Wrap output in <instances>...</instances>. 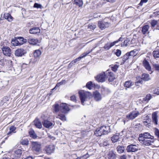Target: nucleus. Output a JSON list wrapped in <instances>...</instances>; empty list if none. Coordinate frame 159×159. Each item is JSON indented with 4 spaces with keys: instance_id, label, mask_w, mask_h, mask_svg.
<instances>
[{
    "instance_id": "bf43d9fd",
    "label": "nucleus",
    "mask_w": 159,
    "mask_h": 159,
    "mask_svg": "<svg viewBox=\"0 0 159 159\" xmlns=\"http://www.w3.org/2000/svg\"><path fill=\"white\" fill-rule=\"evenodd\" d=\"M159 15V10L156 11L153 13V15L154 16Z\"/></svg>"
},
{
    "instance_id": "2f4dec72",
    "label": "nucleus",
    "mask_w": 159,
    "mask_h": 159,
    "mask_svg": "<svg viewBox=\"0 0 159 159\" xmlns=\"http://www.w3.org/2000/svg\"><path fill=\"white\" fill-rule=\"evenodd\" d=\"M119 138V134H116L111 137V140L113 143H115L118 141Z\"/></svg>"
},
{
    "instance_id": "9b49d317",
    "label": "nucleus",
    "mask_w": 159,
    "mask_h": 159,
    "mask_svg": "<svg viewBox=\"0 0 159 159\" xmlns=\"http://www.w3.org/2000/svg\"><path fill=\"white\" fill-rule=\"evenodd\" d=\"M139 114V113L138 111H133L126 116V118L129 120H132L135 119Z\"/></svg>"
},
{
    "instance_id": "7ed1b4c3",
    "label": "nucleus",
    "mask_w": 159,
    "mask_h": 159,
    "mask_svg": "<svg viewBox=\"0 0 159 159\" xmlns=\"http://www.w3.org/2000/svg\"><path fill=\"white\" fill-rule=\"evenodd\" d=\"M152 137H154L151 135L149 133L144 132L143 134H139V140L140 141H142V140H144L145 139H150L152 138Z\"/></svg>"
},
{
    "instance_id": "37998d69",
    "label": "nucleus",
    "mask_w": 159,
    "mask_h": 159,
    "mask_svg": "<svg viewBox=\"0 0 159 159\" xmlns=\"http://www.w3.org/2000/svg\"><path fill=\"white\" fill-rule=\"evenodd\" d=\"M119 67V66L117 64H115L114 65H111V70L115 72L117 71Z\"/></svg>"
},
{
    "instance_id": "b1692460",
    "label": "nucleus",
    "mask_w": 159,
    "mask_h": 159,
    "mask_svg": "<svg viewBox=\"0 0 159 159\" xmlns=\"http://www.w3.org/2000/svg\"><path fill=\"white\" fill-rule=\"evenodd\" d=\"M143 65L145 68L148 71L151 70V67L149 62L145 59L143 61Z\"/></svg>"
},
{
    "instance_id": "49530a36",
    "label": "nucleus",
    "mask_w": 159,
    "mask_h": 159,
    "mask_svg": "<svg viewBox=\"0 0 159 159\" xmlns=\"http://www.w3.org/2000/svg\"><path fill=\"white\" fill-rule=\"evenodd\" d=\"M153 66L155 70L159 71V64L157 63H153Z\"/></svg>"
},
{
    "instance_id": "f8f14e48",
    "label": "nucleus",
    "mask_w": 159,
    "mask_h": 159,
    "mask_svg": "<svg viewBox=\"0 0 159 159\" xmlns=\"http://www.w3.org/2000/svg\"><path fill=\"white\" fill-rule=\"evenodd\" d=\"M109 23L104 21H99L98 22V27L101 30H103L109 26Z\"/></svg>"
},
{
    "instance_id": "c03bdc74",
    "label": "nucleus",
    "mask_w": 159,
    "mask_h": 159,
    "mask_svg": "<svg viewBox=\"0 0 159 159\" xmlns=\"http://www.w3.org/2000/svg\"><path fill=\"white\" fill-rule=\"evenodd\" d=\"M153 57L155 58H159V51L158 50L153 51Z\"/></svg>"
},
{
    "instance_id": "cd10ccee",
    "label": "nucleus",
    "mask_w": 159,
    "mask_h": 159,
    "mask_svg": "<svg viewBox=\"0 0 159 159\" xmlns=\"http://www.w3.org/2000/svg\"><path fill=\"white\" fill-rule=\"evenodd\" d=\"M11 43L12 45L14 46L21 45V44H20V42L16 38L13 39L11 40Z\"/></svg>"
},
{
    "instance_id": "c756f323",
    "label": "nucleus",
    "mask_w": 159,
    "mask_h": 159,
    "mask_svg": "<svg viewBox=\"0 0 159 159\" xmlns=\"http://www.w3.org/2000/svg\"><path fill=\"white\" fill-rule=\"evenodd\" d=\"M22 153V151L20 149H18L17 150L14 151V155L17 158H20Z\"/></svg>"
},
{
    "instance_id": "39448f33",
    "label": "nucleus",
    "mask_w": 159,
    "mask_h": 159,
    "mask_svg": "<svg viewBox=\"0 0 159 159\" xmlns=\"http://www.w3.org/2000/svg\"><path fill=\"white\" fill-rule=\"evenodd\" d=\"M138 145L131 144L127 146L126 150L127 152H134L138 150Z\"/></svg>"
},
{
    "instance_id": "f704fd0d",
    "label": "nucleus",
    "mask_w": 159,
    "mask_h": 159,
    "mask_svg": "<svg viewBox=\"0 0 159 159\" xmlns=\"http://www.w3.org/2000/svg\"><path fill=\"white\" fill-rule=\"evenodd\" d=\"M74 4H75L79 7H81L83 6V2L82 0H74Z\"/></svg>"
},
{
    "instance_id": "79ce46f5",
    "label": "nucleus",
    "mask_w": 159,
    "mask_h": 159,
    "mask_svg": "<svg viewBox=\"0 0 159 159\" xmlns=\"http://www.w3.org/2000/svg\"><path fill=\"white\" fill-rule=\"evenodd\" d=\"M136 50H132L130 52H128L129 56L130 58H131L132 57H134L136 56Z\"/></svg>"
},
{
    "instance_id": "0eeeda50",
    "label": "nucleus",
    "mask_w": 159,
    "mask_h": 159,
    "mask_svg": "<svg viewBox=\"0 0 159 159\" xmlns=\"http://www.w3.org/2000/svg\"><path fill=\"white\" fill-rule=\"evenodd\" d=\"M70 109L66 103H62L60 106V111L63 113H67Z\"/></svg>"
},
{
    "instance_id": "423d86ee",
    "label": "nucleus",
    "mask_w": 159,
    "mask_h": 159,
    "mask_svg": "<svg viewBox=\"0 0 159 159\" xmlns=\"http://www.w3.org/2000/svg\"><path fill=\"white\" fill-rule=\"evenodd\" d=\"M27 53L26 51L23 48H18L15 51V55L17 57H21Z\"/></svg>"
},
{
    "instance_id": "6ab92c4d",
    "label": "nucleus",
    "mask_w": 159,
    "mask_h": 159,
    "mask_svg": "<svg viewBox=\"0 0 159 159\" xmlns=\"http://www.w3.org/2000/svg\"><path fill=\"white\" fill-rule=\"evenodd\" d=\"M101 127L102 128L101 130L102 131L103 134H107L109 132H110V127L109 126H101Z\"/></svg>"
},
{
    "instance_id": "774afa93",
    "label": "nucleus",
    "mask_w": 159,
    "mask_h": 159,
    "mask_svg": "<svg viewBox=\"0 0 159 159\" xmlns=\"http://www.w3.org/2000/svg\"><path fill=\"white\" fill-rule=\"evenodd\" d=\"M22 38H23V37H18L16 39H18V40H19V42H20L22 41Z\"/></svg>"
},
{
    "instance_id": "ea45409f",
    "label": "nucleus",
    "mask_w": 159,
    "mask_h": 159,
    "mask_svg": "<svg viewBox=\"0 0 159 159\" xmlns=\"http://www.w3.org/2000/svg\"><path fill=\"white\" fill-rule=\"evenodd\" d=\"M152 98V96L150 94H147L146 96L143 98V101L145 102H148Z\"/></svg>"
},
{
    "instance_id": "72a5a7b5",
    "label": "nucleus",
    "mask_w": 159,
    "mask_h": 159,
    "mask_svg": "<svg viewBox=\"0 0 159 159\" xmlns=\"http://www.w3.org/2000/svg\"><path fill=\"white\" fill-rule=\"evenodd\" d=\"M117 152L120 153H122L124 152L125 148V147L123 146H118L116 148Z\"/></svg>"
},
{
    "instance_id": "20e7f679",
    "label": "nucleus",
    "mask_w": 159,
    "mask_h": 159,
    "mask_svg": "<svg viewBox=\"0 0 159 159\" xmlns=\"http://www.w3.org/2000/svg\"><path fill=\"white\" fill-rule=\"evenodd\" d=\"M106 73L104 72H103L98 75L95 77L96 80L99 82H103L106 80Z\"/></svg>"
},
{
    "instance_id": "69168bd1",
    "label": "nucleus",
    "mask_w": 159,
    "mask_h": 159,
    "mask_svg": "<svg viewBox=\"0 0 159 159\" xmlns=\"http://www.w3.org/2000/svg\"><path fill=\"white\" fill-rule=\"evenodd\" d=\"M109 145L108 143V141H104L103 143V145L105 146H107V145Z\"/></svg>"
},
{
    "instance_id": "a19ab883",
    "label": "nucleus",
    "mask_w": 159,
    "mask_h": 159,
    "mask_svg": "<svg viewBox=\"0 0 159 159\" xmlns=\"http://www.w3.org/2000/svg\"><path fill=\"white\" fill-rule=\"evenodd\" d=\"M16 128L14 126H11L9 128L10 131L7 133V135L11 134L12 133H15Z\"/></svg>"
},
{
    "instance_id": "c85d7f7f",
    "label": "nucleus",
    "mask_w": 159,
    "mask_h": 159,
    "mask_svg": "<svg viewBox=\"0 0 159 159\" xmlns=\"http://www.w3.org/2000/svg\"><path fill=\"white\" fill-rule=\"evenodd\" d=\"M101 127L99 128L96 129L94 132V134L97 136H101L103 135L102 131L101 130Z\"/></svg>"
},
{
    "instance_id": "0e129e2a",
    "label": "nucleus",
    "mask_w": 159,
    "mask_h": 159,
    "mask_svg": "<svg viewBox=\"0 0 159 159\" xmlns=\"http://www.w3.org/2000/svg\"><path fill=\"white\" fill-rule=\"evenodd\" d=\"M127 156L125 155H123L120 157V159H126Z\"/></svg>"
},
{
    "instance_id": "4d7b16f0",
    "label": "nucleus",
    "mask_w": 159,
    "mask_h": 159,
    "mask_svg": "<svg viewBox=\"0 0 159 159\" xmlns=\"http://www.w3.org/2000/svg\"><path fill=\"white\" fill-rule=\"evenodd\" d=\"M148 2L147 0H141L140 2L139 3L140 6H142L143 3H146Z\"/></svg>"
},
{
    "instance_id": "052dcab7",
    "label": "nucleus",
    "mask_w": 159,
    "mask_h": 159,
    "mask_svg": "<svg viewBox=\"0 0 159 159\" xmlns=\"http://www.w3.org/2000/svg\"><path fill=\"white\" fill-rule=\"evenodd\" d=\"M89 157V155L88 154V153H87L86 154L84 155L82 158H83L84 159H86L88 158Z\"/></svg>"
},
{
    "instance_id": "6e6d98bb",
    "label": "nucleus",
    "mask_w": 159,
    "mask_h": 159,
    "mask_svg": "<svg viewBox=\"0 0 159 159\" xmlns=\"http://www.w3.org/2000/svg\"><path fill=\"white\" fill-rule=\"evenodd\" d=\"M154 93L157 94V95H159V87L157 88L153 91Z\"/></svg>"
},
{
    "instance_id": "aec40b11",
    "label": "nucleus",
    "mask_w": 159,
    "mask_h": 159,
    "mask_svg": "<svg viewBox=\"0 0 159 159\" xmlns=\"http://www.w3.org/2000/svg\"><path fill=\"white\" fill-rule=\"evenodd\" d=\"M28 41L30 44L33 45H35L39 43V40L37 39L32 38H29L28 39Z\"/></svg>"
},
{
    "instance_id": "13d9d810",
    "label": "nucleus",
    "mask_w": 159,
    "mask_h": 159,
    "mask_svg": "<svg viewBox=\"0 0 159 159\" xmlns=\"http://www.w3.org/2000/svg\"><path fill=\"white\" fill-rule=\"evenodd\" d=\"M27 41V40L26 39H24L23 38H22V41L20 42V44H21V45H22L25 43H26Z\"/></svg>"
},
{
    "instance_id": "412c9836",
    "label": "nucleus",
    "mask_w": 159,
    "mask_h": 159,
    "mask_svg": "<svg viewBox=\"0 0 159 159\" xmlns=\"http://www.w3.org/2000/svg\"><path fill=\"white\" fill-rule=\"evenodd\" d=\"M134 82H132L131 80L125 81L124 84V86L125 87V90H127L128 88H130L131 87L134 85Z\"/></svg>"
},
{
    "instance_id": "5fc2aeb1",
    "label": "nucleus",
    "mask_w": 159,
    "mask_h": 159,
    "mask_svg": "<svg viewBox=\"0 0 159 159\" xmlns=\"http://www.w3.org/2000/svg\"><path fill=\"white\" fill-rule=\"evenodd\" d=\"M92 85V82L91 81H89L88 82L86 85V87L88 88L89 89H91V85Z\"/></svg>"
},
{
    "instance_id": "603ef678",
    "label": "nucleus",
    "mask_w": 159,
    "mask_h": 159,
    "mask_svg": "<svg viewBox=\"0 0 159 159\" xmlns=\"http://www.w3.org/2000/svg\"><path fill=\"white\" fill-rule=\"evenodd\" d=\"M34 7L37 8H40L41 9L42 8V6L40 4L35 3L34 4Z\"/></svg>"
},
{
    "instance_id": "6e6552de",
    "label": "nucleus",
    "mask_w": 159,
    "mask_h": 159,
    "mask_svg": "<svg viewBox=\"0 0 159 159\" xmlns=\"http://www.w3.org/2000/svg\"><path fill=\"white\" fill-rule=\"evenodd\" d=\"M122 38L120 37L118 40L111 43H107L106 44L104 47V48L106 50H109L112 47L114 46L116 43L120 41H122Z\"/></svg>"
},
{
    "instance_id": "bb28decb",
    "label": "nucleus",
    "mask_w": 159,
    "mask_h": 159,
    "mask_svg": "<svg viewBox=\"0 0 159 159\" xmlns=\"http://www.w3.org/2000/svg\"><path fill=\"white\" fill-rule=\"evenodd\" d=\"M121 58L122 59V62H121L120 64L121 65L123 64L129 58H130L127 52L126 53L123 57H122Z\"/></svg>"
},
{
    "instance_id": "8fccbe9b",
    "label": "nucleus",
    "mask_w": 159,
    "mask_h": 159,
    "mask_svg": "<svg viewBox=\"0 0 159 159\" xmlns=\"http://www.w3.org/2000/svg\"><path fill=\"white\" fill-rule=\"evenodd\" d=\"M93 49H92L90 51H89V52H86L84 53H83L81 56L80 57L81 58L85 57L89 53L91 52L93 50Z\"/></svg>"
},
{
    "instance_id": "7c9ffc66",
    "label": "nucleus",
    "mask_w": 159,
    "mask_h": 159,
    "mask_svg": "<svg viewBox=\"0 0 159 159\" xmlns=\"http://www.w3.org/2000/svg\"><path fill=\"white\" fill-rule=\"evenodd\" d=\"M149 28V26L148 25H145L143 26L142 28V33L144 34L147 33H148V30Z\"/></svg>"
},
{
    "instance_id": "e2e57ef3",
    "label": "nucleus",
    "mask_w": 159,
    "mask_h": 159,
    "mask_svg": "<svg viewBox=\"0 0 159 159\" xmlns=\"http://www.w3.org/2000/svg\"><path fill=\"white\" fill-rule=\"evenodd\" d=\"M70 100L71 101H74L76 100V97L75 96H72L70 97Z\"/></svg>"
},
{
    "instance_id": "09e8293b",
    "label": "nucleus",
    "mask_w": 159,
    "mask_h": 159,
    "mask_svg": "<svg viewBox=\"0 0 159 159\" xmlns=\"http://www.w3.org/2000/svg\"><path fill=\"white\" fill-rule=\"evenodd\" d=\"M157 21L155 20H153L151 21V24L152 27H154L157 25Z\"/></svg>"
},
{
    "instance_id": "f3484780",
    "label": "nucleus",
    "mask_w": 159,
    "mask_h": 159,
    "mask_svg": "<svg viewBox=\"0 0 159 159\" xmlns=\"http://www.w3.org/2000/svg\"><path fill=\"white\" fill-rule=\"evenodd\" d=\"M93 96L94 100L96 101H99L102 99L101 94L98 91H95L93 92Z\"/></svg>"
},
{
    "instance_id": "338daca9",
    "label": "nucleus",
    "mask_w": 159,
    "mask_h": 159,
    "mask_svg": "<svg viewBox=\"0 0 159 159\" xmlns=\"http://www.w3.org/2000/svg\"><path fill=\"white\" fill-rule=\"evenodd\" d=\"M143 80L142 79V78H141V79H140L139 80H138V81H137L136 82H137V83H140L141 84H142L143 83V81L142 80Z\"/></svg>"
},
{
    "instance_id": "a18cd8bd",
    "label": "nucleus",
    "mask_w": 159,
    "mask_h": 159,
    "mask_svg": "<svg viewBox=\"0 0 159 159\" xmlns=\"http://www.w3.org/2000/svg\"><path fill=\"white\" fill-rule=\"evenodd\" d=\"M54 110L56 112H57L60 111V106L58 104H55L53 105Z\"/></svg>"
},
{
    "instance_id": "c9c22d12",
    "label": "nucleus",
    "mask_w": 159,
    "mask_h": 159,
    "mask_svg": "<svg viewBox=\"0 0 159 159\" xmlns=\"http://www.w3.org/2000/svg\"><path fill=\"white\" fill-rule=\"evenodd\" d=\"M142 79L145 81H148L150 79L148 74H143L142 75Z\"/></svg>"
},
{
    "instance_id": "473e14b6",
    "label": "nucleus",
    "mask_w": 159,
    "mask_h": 159,
    "mask_svg": "<svg viewBox=\"0 0 159 159\" xmlns=\"http://www.w3.org/2000/svg\"><path fill=\"white\" fill-rule=\"evenodd\" d=\"M29 133V134L31 137L34 139H36L37 138V136L35 134L34 131L33 129H30Z\"/></svg>"
},
{
    "instance_id": "a878e982",
    "label": "nucleus",
    "mask_w": 159,
    "mask_h": 159,
    "mask_svg": "<svg viewBox=\"0 0 159 159\" xmlns=\"http://www.w3.org/2000/svg\"><path fill=\"white\" fill-rule=\"evenodd\" d=\"M4 19H7L9 22L12 21L13 19V18L11 16V15L8 13H5L4 14Z\"/></svg>"
},
{
    "instance_id": "4be33fe9",
    "label": "nucleus",
    "mask_w": 159,
    "mask_h": 159,
    "mask_svg": "<svg viewBox=\"0 0 159 159\" xmlns=\"http://www.w3.org/2000/svg\"><path fill=\"white\" fill-rule=\"evenodd\" d=\"M30 33L31 34H34L40 33V30L39 28L34 27L30 30Z\"/></svg>"
},
{
    "instance_id": "1a4fd4ad",
    "label": "nucleus",
    "mask_w": 159,
    "mask_h": 159,
    "mask_svg": "<svg viewBox=\"0 0 159 159\" xmlns=\"http://www.w3.org/2000/svg\"><path fill=\"white\" fill-rule=\"evenodd\" d=\"M42 123L43 126L47 128H52L55 124L54 121H51L47 120H44Z\"/></svg>"
},
{
    "instance_id": "f257e3e1",
    "label": "nucleus",
    "mask_w": 159,
    "mask_h": 159,
    "mask_svg": "<svg viewBox=\"0 0 159 159\" xmlns=\"http://www.w3.org/2000/svg\"><path fill=\"white\" fill-rule=\"evenodd\" d=\"M80 99L82 103L84 105V103L86 100V99L90 96H91L92 94L89 92L81 91L79 92Z\"/></svg>"
},
{
    "instance_id": "4468645a",
    "label": "nucleus",
    "mask_w": 159,
    "mask_h": 159,
    "mask_svg": "<svg viewBox=\"0 0 159 159\" xmlns=\"http://www.w3.org/2000/svg\"><path fill=\"white\" fill-rule=\"evenodd\" d=\"M106 75L107 77L108 78V81L109 82L113 81L115 79V76L114 74L110 71L109 70H107L106 72Z\"/></svg>"
},
{
    "instance_id": "e433bc0d",
    "label": "nucleus",
    "mask_w": 159,
    "mask_h": 159,
    "mask_svg": "<svg viewBox=\"0 0 159 159\" xmlns=\"http://www.w3.org/2000/svg\"><path fill=\"white\" fill-rule=\"evenodd\" d=\"M20 143L23 145L27 146L29 144V141L27 139H22L20 141Z\"/></svg>"
},
{
    "instance_id": "5701e85b",
    "label": "nucleus",
    "mask_w": 159,
    "mask_h": 159,
    "mask_svg": "<svg viewBox=\"0 0 159 159\" xmlns=\"http://www.w3.org/2000/svg\"><path fill=\"white\" fill-rule=\"evenodd\" d=\"M34 125L39 129H41L42 127V125L41 122L38 118H36L34 121Z\"/></svg>"
},
{
    "instance_id": "864d4df0",
    "label": "nucleus",
    "mask_w": 159,
    "mask_h": 159,
    "mask_svg": "<svg viewBox=\"0 0 159 159\" xmlns=\"http://www.w3.org/2000/svg\"><path fill=\"white\" fill-rule=\"evenodd\" d=\"M121 53V50L118 49L116 50V51L115 52V54L116 56L119 57Z\"/></svg>"
},
{
    "instance_id": "dca6fc26",
    "label": "nucleus",
    "mask_w": 159,
    "mask_h": 159,
    "mask_svg": "<svg viewBox=\"0 0 159 159\" xmlns=\"http://www.w3.org/2000/svg\"><path fill=\"white\" fill-rule=\"evenodd\" d=\"M55 147L52 145H50L46 147L45 150L47 154H50L54 152Z\"/></svg>"
},
{
    "instance_id": "9d476101",
    "label": "nucleus",
    "mask_w": 159,
    "mask_h": 159,
    "mask_svg": "<svg viewBox=\"0 0 159 159\" xmlns=\"http://www.w3.org/2000/svg\"><path fill=\"white\" fill-rule=\"evenodd\" d=\"M154 137H152L150 139H144V140H142L139 142L142 144L146 146H149L152 144V143L154 142L155 140Z\"/></svg>"
},
{
    "instance_id": "f03ea898",
    "label": "nucleus",
    "mask_w": 159,
    "mask_h": 159,
    "mask_svg": "<svg viewBox=\"0 0 159 159\" xmlns=\"http://www.w3.org/2000/svg\"><path fill=\"white\" fill-rule=\"evenodd\" d=\"M41 144L40 143L37 142H32L31 150L36 153L39 152L41 151Z\"/></svg>"
},
{
    "instance_id": "de8ad7c7",
    "label": "nucleus",
    "mask_w": 159,
    "mask_h": 159,
    "mask_svg": "<svg viewBox=\"0 0 159 159\" xmlns=\"http://www.w3.org/2000/svg\"><path fill=\"white\" fill-rule=\"evenodd\" d=\"M154 134L156 136H157L158 139H159V130L157 128L154 129Z\"/></svg>"
},
{
    "instance_id": "4c0bfd02",
    "label": "nucleus",
    "mask_w": 159,
    "mask_h": 159,
    "mask_svg": "<svg viewBox=\"0 0 159 159\" xmlns=\"http://www.w3.org/2000/svg\"><path fill=\"white\" fill-rule=\"evenodd\" d=\"M57 118L60 119L61 120L63 121L66 120V117L64 114L62 113H60L57 116Z\"/></svg>"
},
{
    "instance_id": "680f3d73",
    "label": "nucleus",
    "mask_w": 159,
    "mask_h": 159,
    "mask_svg": "<svg viewBox=\"0 0 159 159\" xmlns=\"http://www.w3.org/2000/svg\"><path fill=\"white\" fill-rule=\"evenodd\" d=\"M81 59V57H78V58H76L73 61H74L76 63L78 61H80Z\"/></svg>"
},
{
    "instance_id": "58836bf2",
    "label": "nucleus",
    "mask_w": 159,
    "mask_h": 159,
    "mask_svg": "<svg viewBox=\"0 0 159 159\" xmlns=\"http://www.w3.org/2000/svg\"><path fill=\"white\" fill-rule=\"evenodd\" d=\"M41 52L39 50H35L34 53V57L36 58L39 57L41 55Z\"/></svg>"
},
{
    "instance_id": "ddd939ff",
    "label": "nucleus",
    "mask_w": 159,
    "mask_h": 159,
    "mask_svg": "<svg viewBox=\"0 0 159 159\" xmlns=\"http://www.w3.org/2000/svg\"><path fill=\"white\" fill-rule=\"evenodd\" d=\"M158 111H156L153 112L152 115V122L155 125H157L158 123Z\"/></svg>"
},
{
    "instance_id": "393cba45",
    "label": "nucleus",
    "mask_w": 159,
    "mask_h": 159,
    "mask_svg": "<svg viewBox=\"0 0 159 159\" xmlns=\"http://www.w3.org/2000/svg\"><path fill=\"white\" fill-rule=\"evenodd\" d=\"M116 155L112 151H110L107 155L108 159H116Z\"/></svg>"
},
{
    "instance_id": "2eb2a0df",
    "label": "nucleus",
    "mask_w": 159,
    "mask_h": 159,
    "mask_svg": "<svg viewBox=\"0 0 159 159\" xmlns=\"http://www.w3.org/2000/svg\"><path fill=\"white\" fill-rule=\"evenodd\" d=\"M2 50L4 55L8 57L11 56V49L9 48L7 46H3Z\"/></svg>"
},
{
    "instance_id": "a211bd4d",
    "label": "nucleus",
    "mask_w": 159,
    "mask_h": 159,
    "mask_svg": "<svg viewBox=\"0 0 159 159\" xmlns=\"http://www.w3.org/2000/svg\"><path fill=\"white\" fill-rule=\"evenodd\" d=\"M101 93L104 96L109 94L111 92V91L108 88L102 86L101 89Z\"/></svg>"
},
{
    "instance_id": "3c124183",
    "label": "nucleus",
    "mask_w": 159,
    "mask_h": 159,
    "mask_svg": "<svg viewBox=\"0 0 159 159\" xmlns=\"http://www.w3.org/2000/svg\"><path fill=\"white\" fill-rule=\"evenodd\" d=\"M96 25L93 24H90L89 25L88 28L90 29L91 30H93L96 28Z\"/></svg>"
}]
</instances>
